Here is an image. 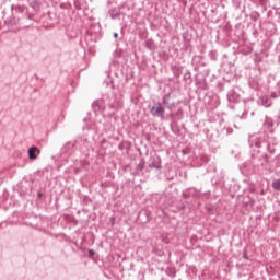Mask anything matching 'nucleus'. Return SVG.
I'll use <instances>...</instances> for the list:
<instances>
[{"mask_svg": "<svg viewBox=\"0 0 280 280\" xmlns=\"http://www.w3.org/2000/svg\"><path fill=\"white\" fill-rule=\"evenodd\" d=\"M90 255H95V252H93L92 249H90Z\"/></svg>", "mask_w": 280, "mask_h": 280, "instance_id": "423d86ee", "label": "nucleus"}, {"mask_svg": "<svg viewBox=\"0 0 280 280\" xmlns=\"http://www.w3.org/2000/svg\"><path fill=\"white\" fill-rule=\"evenodd\" d=\"M36 152H37V154H40V149H38L36 147H32V148L28 149V158L32 161L37 159Z\"/></svg>", "mask_w": 280, "mask_h": 280, "instance_id": "f03ea898", "label": "nucleus"}, {"mask_svg": "<svg viewBox=\"0 0 280 280\" xmlns=\"http://www.w3.org/2000/svg\"><path fill=\"white\" fill-rule=\"evenodd\" d=\"M114 37H115V38H119V34L115 33V34H114Z\"/></svg>", "mask_w": 280, "mask_h": 280, "instance_id": "39448f33", "label": "nucleus"}, {"mask_svg": "<svg viewBox=\"0 0 280 280\" xmlns=\"http://www.w3.org/2000/svg\"><path fill=\"white\" fill-rule=\"evenodd\" d=\"M164 113H165V109L163 108V105H161V103H156L151 108V115H153V117H163Z\"/></svg>", "mask_w": 280, "mask_h": 280, "instance_id": "f257e3e1", "label": "nucleus"}, {"mask_svg": "<svg viewBox=\"0 0 280 280\" xmlns=\"http://www.w3.org/2000/svg\"><path fill=\"white\" fill-rule=\"evenodd\" d=\"M272 187L273 189H276L277 191H280V179H277L272 183Z\"/></svg>", "mask_w": 280, "mask_h": 280, "instance_id": "7ed1b4c3", "label": "nucleus"}, {"mask_svg": "<svg viewBox=\"0 0 280 280\" xmlns=\"http://www.w3.org/2000/svg\"><path fill=\"white\" fill-rule=\"evenodd\" d=\"M163 104H167V96H164Z\"/></svg>", "mask_w": 280, "mask_h": 280, "instance_id": "20e7f679", "label": "nucleus"}]
</instances>
